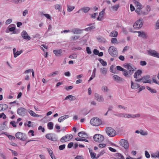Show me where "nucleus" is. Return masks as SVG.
I'll use <instances>...</instances> for the list:
<instances>
[{
  "mask_svg": "<svg viewBox=\"0 0 159 159\" xmlns=\"http://www.w3.org/2000/svg\"><path fill=\"white\" fill-rule=\"evenodd\" d=\"M125 68L129 70V72L126 69H124L123 70V75L126 77H129L134 73V69L130 65L127 64L125 66Z\"/></svg>",
  "mask_w": 159,
  "mask_h": 159,
  "instance_id": "nucleus-1",
  "label": "nucleus"
},
{
  "mask_svg": "<svg viewBox=\"0 0 159 159\" xmlns=\"http://www.w3.org/2000/svg\"><path fill=\"white\" fill-rule=\"evenodd\" d=\"M90 123L93 126H98L102 123V121L99 119L94 118H93L91 120Z\"/></svg>",
  "mask_w": 159,
  "mask_h": 159,
  "instance_id": "nucleus-2",
  "label": "nucleus"
},
{
  "mask_svg": "<svg viewBox=\"0 0 159 159\" xmlns=\"http://www.w3.org/2000/svg\"><path fill=\"white\" fill-rule=\"evenodd\" d=\"M15 136L19 139L22 141H25L27 139L26 135L20 132H18L15 134Z\"/></svg>",
  "mask_w": 159,
  "mask_h": 159,
  "instance_id": "nucleus-3",
  "label": "nucleus"
},
{
  "mask_svg": "<svg viewBox=\"0 0 159 159\" xmlns=\"http://www.w3.org/2000/svg\"><path fill=\"white\" fill-rule=\"evenodd\" d=\"M45 137L48 139L54 142L57 141L58 139L57 136L52 133H49L46 134Z\"/></svg>",
  "mask_w": 159,
  "mask_h": 159,
  "instance_id": "nucleus-4",
  "label": "nucleus"
},
{
  "mask_svg": "<svg viewBox=\"0 0 159 159\" xmlns=\"http://www.w3.org/2000/svg\"><path fill=\"white\" fill-rule=\"evenodd\" d=\"M108 52L109 54L112 57H116L117 55L116 48L114 46H111L108 49Z\"/></svg>",
  "mask_w": 159,
  "mask_h": 159,
  "instance_id": "nucleus-5",
  "label": "nucleus"
},
{
  "mask_svg": "<svg viewBox=\"0 0 159 159\" xmlns=\"http://www.w3.org/2000/svg\"><path fill=\"white\" fill-rule=\"evenodd\" d=\"M143 21L142 19H139L134 24L133 27L135 29H137L141 28L143 26Z\"/></svg>",
  "mask_w": 159,
  "mask_h": 159,
  "instance_id": "nucleus-6",
  "label": "nucleus"
},
{
  "mask_svg": "<svg viewBox=\"0 0 159 159\" xmlns=\"http://www.w3.org/2000/svg\"><path fill=\"white\" fill-rule=\"evenodd\" d=\"M73 138V136L72 134H66L61 139L60 141L62 143H64L70 140Z\"/></svg>",
  "mask_w": 159,
  "mask_h": 159,
  "instance_id": "nucleus-7",
  "label": "nucleus"
},
{
  "mask_svg": "<svg viewBox=\"0 0 159 159\" xmlns=\"http://www.w3.org/2000/svg\"><path fill=\"white\" fill-rule=\"evenodd\" d=\"M107 133L108 136L110 137H113L116 134L115 130L111 127H108L106 129Z\"/></svg>",
  "mask_w": 159,
  "mask_h": 159,
  "instance_id": "nucleus-8",
  "label": "nucleus"
},
{
  "mask_svg": "<svg viewBox=\"0 0 159 159\" xmlns=\"http://www.w3.org/2000/svg\"><path fill=\"white\" fill-rule=\"evenodd\" d=\"M150 77L149 75H147L144 76H143V77H142L140 79H139L137 80H136L135 81L139 82L141 80H142V81L143 83H150L151 82V80L149 79Z\"/></svg>",
  "mask_w": 159,
  "mask_h": 159,
  "instance_id": "nucleus-9",
  "label": "nucleus"
},
{
  "mask_svg": "<svg viewBox=\"0 0 159 159\" xmlns=\"http://www.w3.org/2000/svg\"><path fill=\"white\" fill-rule=\"evenodd\" d=\"M93 139L95 141L98 142H101L104 139V137L99 134H96L94 135Z\"/></svg>",
  "mask_w": 159,
  "mask_h": 159,
  "instance_id": "nucleus-10",
  "label": "nucleus"
},
{
  "mask_svg": "<svg viewBox=\"0 0 159 159\" xmlns=\"http://www.w3.org/2000/svg\"><path fill=\"white\" fill-rule=\"evenodd\" d=\"M134 3L136 5L135 6L136 8L135 12L138 14L139 15L140 14H141L140 12L141 11V9L142 8V6L139 2L137 1H135Z\"/></svg>",
  "mask_w": 159,
  "mask_h": 159,
  "instance_id": "nucleus-11",
  "label": "nucleus"
},
{
  "mask_svg": "<svg viewBox=\"0 0 159 159\" xmlns=\"http://www.w3.org/2000/svg\"><path fill=\"white\" fill-rule=\"evenodd\" d=\"M120 144L121 146L124 147L125 149H127L129 148V143L126 140L123 139H121L120 142Z\"/></svg>",
  "mask_w": 159,
  "mask_h": 159,
  "instance_id": "nucleus-12",
  "label": "nucleus"
},
{
  "mask_svg": "<svg viewBox=\"0 0 159 159\" xmlns=\"http://www.w3.org/2000/svg\"><path fill=\"white\" fill-rule=\"evenodd\" d=\"M148 54L150 55L159 58V53L157 52L156 51L150 50H148Z\"/></svg>",
  "mask_w": 159,
  "mask_h": 159,
  "instance_id": "nucleus-13",
  "label": "nucleus"
},
{
  "mask_svg": "<svg viewBox=\"0 0 159 159\" xmlns=\"http://www.w3.org/2000/svg\"><path fill=\"white\" fill-rule=\"evenodd\" d=\"M26 109L23 107H20L17 110V113L20 115L23 116L25 115Z\"/></svg>",
  "mask_w": 159,
  "mask_h": 159,
  "instance_id": "nucleus-14",
  "label": "nucleus"
},
{
  "mask_svg": "<svg viewBox=\"0 0 159 159\" xmlns=\"http://www.w3.org/2000/svg\"><path fill=\"white\" fill-rule=\"evenodd\" d=\"M95 99L98 102H102L104 101V98L102 96L100 95L97 93H95Z\"/></svg>",
  "mask_w": 159,
  "mask_h": 159,
  "instance_id": "nucleus-15",
  "label": "nucleus"
},
{
  "mask_svg": "<svg viewBox=\"0 0 159 159\" xmlns=\"http://www.w3.org/2000/svg\"><path fill=\"white\" fill-rule=\"evenodd\" d=\"M21 35L22 37L25 39L29 40L31 39L30 37L28 35L27 33L25 31H23L22 32Z\"/></svg>",
  "mask_w": 159,
  "mask_h": 159,
  "instance_id": "nucleus-16",
  "label": "nucleus"
},
{
  "mask_svg": "<svg viewBox=\"0 0 159 159\" xmlns=\"http://www.w3.org/2000/svg\"><path fill=\"white\" fill-rule=\"evenodd\" d=\"M151 10V8L149 6H147L146 8V11H143V10H141L140 14L139 15H145L147 14L148 12Z\"/></svg>",
  "mask_w": 159,
  "mask_h": 159,
  "instance_id": "nucleus-17",
  "label": "nucleus"
},
{
  "mask_svg": "<svg viewBox=\"0 0 159 159\" xmlns=\"http://www.w3.org/2000/svg\"><path fill=\"white\" fill-rule=\"evenodd\" d=\"M105 9H104L99 13L98 16L97 18V20L100 21L101 20L103 17Z\"/></svg>",
  "mask_w": 159,
  "mask_h": 159,
  "instance_id": "nucleus-18",
  "label": "nucleus"
},
{
  "mask_svg": "<svg viewBox=\"0 0 159 159\" xmlns=\"http://www.w3.org/2000/svg\"><path fill=\"white\" fill-rule=\"evenodd\" d=\"M142 71L140 70H138L136 72H135L134 75V77L135 78H139L141 76V74Z\"/></svg>",
  "mask_w": 159,
  "mask_h": 159,
  "instance_id": "nucleus-19",
  "label": "nucleus"
},
{
  "mask_svg": "<svg viewBox=\"0 0 159 159\" xmlns=\"http://www.w3.org/2000/svg\"><path fill=\"white\" fill-rule=\"evenodd\" d=\"M78 135L79 136L82 138H86L88 137L87 134L85 132L83 131L79 132Z\"/></svg>",
  "mask_w": 159,
  "mask_h": 159,
  "instance_id": "nucleus-20",
  "label": "nucleus"
},
{
  "mask_svg": "<svg viewBox=\"0 0 159 159\" xmlns=\"http://www.w3.org/2000/svg\"><path fill=\"white\" fill-rule=\"evenodd\" d=\"M53 52L56 56H58L62 53V50L61 49H56L53 50Z\"/></svg>",
  "mask_w": 159,
  "mask_h": 159,
  "instance_id": "nucleus-21",
  "label": "nucleus"
},
{
  "mask_svg": "<svg viewBox=\"0 0 159 159\" xmlns=\"http://www.w3.org/2000/svg\"><path fill=\"white\" fill-rule=\"evenodd\" d=\"M28 112L31 116L35 117H38L40 116L39 115L36 114L34 111L30 110H29Z\"/></svg>",
  "mask_w": 159,
  "mask_h": 159,
  "instance_id": "nucleus-22",
  "label": "nucleus"
},
{
  "mask_svg": "<svg viewBox=\"0 0 159 159\" xmlns=\"http://www.w3.org/2000/svg\"><path fill=\"white\" fill-rule=\"evenodd\" d=\"M136 32H137L139 33L138 36L141 37L143 38L146 37V34L143 31H136Z\"/></svg>",
  "mask_w": 159,
  "mask_h": 159,
  "instance_id": "nucleus-23",
  "label": "nucleus"
},
{
  "mask_svg": "<svg viewBox=\"0 0 159 159\" xmlns=\"http://www.w3.org/2000/svg\"><path fill=\"white\" fill-rule=\"evenodd\" d=\"M68 117H69L68 115H65V116H62L58 118V121L59 122H61Z\"/></svg>",
  "mask_w": 159,
  "mask_h": 159,
  "instance_id": "nucleus-24",
  "label": "nucleus"
},
{
  "mask_svg": "<svg viewBox=\"0 0 159 159\" xmlns=\"http://www.w3.org/2000/svg\"><path fill=\"white\" fill-rule=\"evenodd\" d=\"M113 78L114 80L116 81H120L122 80V79L117 75H114Z\"/></svg>",
  "mask_w": 159,
  "mask_h": 159,
  "instance_id": "nucleus-25",
  "label": "nucleus"
},
{
  "mask_svg": "<svg viewBox=\"0 0 159 159\" xmlns=\"http://www.w3.org/2000/svg\"><path fill=\"white\" fill-rule=\"evenodd\" d=\"M67 99H69L70 101H72L74 100L75 99V98L72 95H70L66 96L65 99L67 100Z\"/></svg>",
  "mask_w": 159,
  "mask_h": 159,
  "instance_id": "nucleus-26",
  "label": "nucleus"
},
{
  "mask_svg": "<svg viewBox=\"0 0 159 159\" xmlns=\"http://www.w3.org/2000/svg\"><path fill=\"white\" fill-rule=\"evenodd\" d=\"M90 10V8L89 7H85L83 8L80 9L78 11V13H79V12L81 10H82L84 13H87Z\"/></svg>",
  "mask_w": 159,
  "mask_h": 159,
  "instance_id": "nucleus-27",
  "label": "nucleus"
},
{
  "mask_svg": "<svg viewBox=\"0 0 159 159\" xmlns=\"http://www.w3.org/2000/svg\"><path fill=\"white\" fill-rule=\"evenodd\" d=\"M140 87V86L138 84H135L134 85V83L133 81L131 82V88L133 89H136Z\"/></svg>",
  "mask_w": 159,
  "mask_h": 159,
  "instance_id": "nucleus-28",
  "label": "nucleus"
},
{
  "mask_svg": "<svg viewBox=\"0 0 159 159\" xmlns=\"http://www.w3.org/2000/svg\"><path fill=\"white\" fill-rule=\"evenodd\" d=\"M71 32L74 34H78L81 33V30L77 28H74L72 30Z\"/></svg>",
  "mask_w": 159,
  "mask_h": 159,
  "instance_id": "nucleus-29",
  "label": "nucleus"
},
{
  "mask_svg": "<svg viewBox=\"0 0 159 159\" xmlns=\"http://www.w3.org/2000/svg\"><path fill=\"white\" fill-rule=\"evenodd\" d=\"M118 35V32L117 31H112L111 32L110 36L112 37H116Z\"/></svg>",
  "mask_w": 159,
  "mask_h": 159,
  "instance_id": "nucleus-30",
  "label": "nucleus"
},
{
  "mask_svg": "<svg viewBox=\"0 0 159 159\" xmlns=\"http://www.w3.org/2000/svg\"><path fill=\"white\" fill-rule=\"evenodd\" d=\"M116 157L114 159H125L123 156L120 153L116 154Z\"/></svg>",
  "mask_w": 159,
  "mask_h": 159,
  "instance_id": "nucleus-31",
  "label": "nucleus"
},
{
  "mask_svg": "<svg viewBox=\"0 0 159 159\" xmlns=\"http://www.w3.org/2000/svg\"><path fill=\"white\" fill-rule=\"evenodd\" d=\"M75 8V7L73 6H71L69 5H67V10L68 12H70L72 11Z\"/></svg>",
  "mask_w": 159,
  "mask_h": 159,
  "instance_id": "nucleus-32",
  "label": "nucleus"
},
{
  "mask_svg": "<svg viewBox=\"0 0 159 159\" xmlns=\"http://www.w3.org/2000/svg\"><path fill=\"white\" fill-rule=\"evenodd\" d=\"M128 118H134L136 117H138L140 116V115L138 114H136V115H131V114H128Z\"/></svg>",
  "mask_w": 159,
  "mask_h": 159,
  "instance_id": "nucleus-33",
  "label": "nucleus"
},
{
  "mask_svg": "<svg viewBox=\"0 0 159 159\" xmlns=\"http://www.w3.org/2000/svg\"><path fill=\"white\" fill-rule=\"evenodd\" d=\"M98 60L100 62L102 66H106L107 65V62L105 61H104L101 58H99L98 59Z\"/></svg>",
  "mask_w": 159,
  "mask_h": 159,
  "instance_id": "nucleus-34",
  "label": "nucleus"
},
{
  "mask_svg": "<svg viewBox=\"0 0 159 159\" xmlns=\"http://www.w3.org/2000/svg\"><path fill=\"white\" fill-rule=\"evenodd\" d=\"M53 123L52 122H50L48 124V129L50 130L52 129L53 128Z\"/></svg>",
  "mask_w": 159,
  "mask_h": 159,
  "instance_id": "nucleus-35",
  "label": "nucleus"
},
{
  "mask_svg": "<svg viewBox=\"0 0 159 159\" xmlns=\"http://www.w3.org/2000/svg\"><path fill=\"white\" fill-rule=\"evenodd\" d=\"M111 42L113 44H117L118 43L117 40L116 38H112L111 39Z\"/></svg>",
  "mask_w": 159,
  "mask_h": 159,
  "instance_id": "nucleus-36",
  "label": "nucleus"
},
{
  "mask_svg": "<svg viewBox=\"0 0 159 159\" xmlns=\"http://www.w3.org/2000/svg\"><path fill=\"white\" fill-rule=\"evenodd\" d=\"M89 152L90 154L91 158L94 159L95 158L96 154L94 152H93L92 151L89 150Z\"/></svg>",
  "mask_w": 159,
  "mask_h": 159,
  "instance_id": "nucleus-37",
  "label": "nucleus"
},
{
  "mask_svg": "<svg viewBox=\"0 0 159 159\" xmlns=\"http://www.w3.org/2000/svg\"><path fill=\"white\" fill-rule=\"evenodd\" d=\"M101 73L104 75H106L107 74V70L106 68H103L100 69Z\"/></svg>",
  "mask_w": 159,
  "mask_h": 159,
  "instance_id": "nucleus-38",
  "label": "nucleus"
},
{
  "mask_svg": "<svg viewBox=\"0 0 159 159\" xmlns=\"http://www.w3.org/2000/svg\"><path fill=\"white\" fill-rule=\"evenodd\" d=\"M119 4H117V5L112 7L111 8L114 11H116L119 8Z\"/></svg>",
  "mask_w": 159,
  "mask_h": 159,
  "instance_id": "nucleus-39",
  "label": "nucleus"
},
{
  "mask_svg": "<svg viewBox=\"0 0 159 159\" xmlns=\"http://www.w3.org/2000/svg\"><path fill=\"white\" fill-rule=\"evenodd\" d=\"M151 156L153 157H159V152H158L156 153H153L151 154Z\"/></svg>",
  "mask_w": 159,
  "mask_h": 159,
  "instance_id": "nucleus-40",
  "label": "nucleus"
},
{
  "mask_svg": "<svg viewBox=\"0 0 159 159\" xmlns=\"http://www.w3.org/2000/svg\"><path fill=\"white\" fill-rule=\"evenodd\" d=\"M156 76H153L152 78V80L153 82L155 83L156 84L159 85V81H157L156 80Z\"/></svg>",
  "mask_w": 159,
  "mask_h": 159,
  "instance_id": "nucleus-41",
  "label": "nucleus"
},
{
  "mask_svg": "<svg viewBox=\"0 0 159 159\" xmlns=\"http://www.w3.org/2000/svg\"><path fill=\"white\" fill-rule=\"evenodd\" d=\"M22 53V51H17L16 52L15 54H14V57H17L18 56L20 55L21 53Z\"/></svg>",
  "mask_w": 159,
  "mask_h": 159,
  "instance_id": "nucleus-42",
  "label": "nucleus"
},
{
  "mask_svg": "<svg viewBox=\"0 0 159 159\" xmlns=\"http://www.w3.org/2000/svg\"><path fill=\"white\" fill-rule=\"evenodd\" d=\"M56 10H60L61 9L60 8V6L59 4H56L54 6Z\"/></svg>",
  "mask_w": 159,
  "mask_h": 159,
  "instance_id": "nucleus-43",
  "label": "nucleus"
},
{
  "mask_svg": "<svg viewBox=\"0 0 159 159\" xmlns=\"http://www.w3.org/2000/svg\"><path fill=\"white\" fill-rule=\"evenodd\" d=\"M140 133L141 134L143 135H146L148 134L147 132L144 131L142 130H140Z\"/></svg>",
  "mask_w": 159,
  "mask_h": 159,
  "instance_id": "nucleus-44",
  "label": "nucleus"
},
{
  "mask_svg": "<svg viewBox=\"0 0 159 159\" xmlns=\"http://www.w3.org/2000/svg\"><path fill=\"white\" fill-rule=\"evenodd\" d=\"M9 150L11 152L13 155L14 156H17L18 155V153L16 151H14L11 149H9Z\"/></svg>",
  "mask_w": 159,
  "mask_h": 159,
  "instance_id": "nucleus-45",
  "label": "nucleus"
},
{
  "mask_svg": "<svg viewBox=\"0 0 159 159\" xmlns=\"http://www.w3.org/2000/svg\"><path fill=\"white\" fill-rule=\"evenodd\" d=\"M2 106L3 111L6 110L8 108V106L6 104H2Z\"/></svg>",
  "mask_w": 159,
  "mask_h": 159,
  "instance_id": "nucleus-46",
  "label": "nucleus"
},
{
  "mask_svg": "<svg viewBox=\"0 0 159 159\" xmlns=\"http://www.w3.org/2000/svg\"><path fill=\"white\" fill-rule=\"evenodd\" d=\"M69 57L70 58L75 59L77 57V55L76 54H73L70 55Z\"/></svg>",
  "mask_w": 159,
  "mask_h": 159,
  "instance_id": "nucleus-47",
  "label": "nucleus"
},
{
  "mask_svg": "<svg viewBox=\"0 0 159 159\" xmlns=\"http://www.w3.org/2000/svg\"><path fill=\"white\" fill-rule=\"evenodd\" d=\"M2 117V118L4 119H6L7 117L6 115L4 113H2L0 115V118H1Z\"/></svg>",
  "mask_w": 159,
  "mask_h": 159,
  "instance_id": "nucleus-48",
  "label": "nucleus"
},
{
  "mask_svg": "<svg viewBox=\"0 0 159 159\" xmlns=\"http://www.w3.org/2000/svg\"><path fill=\"white\" fill-rule=\"evenodd\" d=\"M102 89L104 92H107L108 90V88L106 86L103 87L102 88Z\"/></svg>",
  "mask_w": 159,
  "mask_h": 159,
  "instance_id": "nucleus-49",
  "label": "nucleus"
},
{
  "mask_svg": "<svg viewBox=\"0 0 159 159\" xmlns=\"http://www.w3.org/2000/svg\"><path fill=\"white\" fill-rule=\"evenodd\" d=\"M48 151L51 157L54 155L53 153V152L50 148L48 149Z\"/></svg>",
  "mask_w": 159,
  "mask_h": 159,
  "instance_id": "nucleus-50",
  "label": "nucleus"
},
{
  "mask_svg": "<svg viewBox=\"0 0 159 159\" xmlns=\"http://www.w3.org/2000/svg\"><path fill=\"white\" fill-rule=\"evenodd\" d=\"M98 15V13H94L93 14H91V16L92 18H95Z\"/></svg>",
  "mask_w": 159,
  "mask_h": 159,
  "instance_id": "nucleus-51",
  "label": "nucleus"
},
{
  "mask_svg": "<svg viewBox=\"0 0 159 159\" xmlns=\"http://www.w3.org/2000/svg\"><path fill=\"white\" fill-rule=\"evenodd\" d=\"M106 146V144L104 143H100L98 145V147L100 148H104Z\"/></svg>",
  "mask_w": 159,
  "mask_h": 159,
  "instance_id": "nucleus-52",
  "label": "nucleus"
},
{
  "mask_svg": "<svg viewBox=\"0 0 159 159\" xmlns=\"http://www.w3.org/2000/svg\"><path fill=\"white\" fill-rule=\"evenodd\" d=\"M10 124L12 125L14 127H16V123L14 121H12L10 122Z\"/></svg>",
  "mask_w": 159,
  "mask_h": 159,
  "instance_id": "nucleus-53",
  "label": "nucleus"
},
{
  "mask_svg": "<svg viewBox=\"0 0 159 159\" xmlns=\"http://www.w3.org/2000/svg\"><path fill=\"white\" fill-rule=\"evenodd\" d=\"M145 156L147 158H149L150 157V155L147 151H145Z\"/></svg>",
  "mask_w": 159,
  "mask_h": 159,
  "instance_id": "nucleus-54",
  "label": "nucleus"
},
{
  "mask_svg": "<svg viewBox=\"0 0 159 159\" xmlns=\"http://www.w3.org/2000/svg\"><path fill=\"white\" fill-rule=\"evenodd\" d=\"M117 69L120 71H123V70H124V69L122 68L120 66H117L116 67Z\"/></svg>",
  "mask_w": 159,
  "mask_h": 159,
  "instance_id": "nucleus-55",
  "label": "nucleus"
},
{
  "mask_svg": "<svg viewBox=\"0 0 159 159\" xmlns=\"http://www.w3.org/2000/svg\"><path fill=\"white\" fill-rule=\"evenodd\" d=\"M146 64L147 63L145 61H140V65L141 66H145Z\"/></svg>",
  "mask_w": 159,
  "mask_h": 159,
  "instance_id": "nucleus-56",
  "label": "nucleus"
},
{
  "mask_svg": "<svg viewBox=\"0 0 159 159\" xmlns=\"http://www.w3.org/2000/svg\"><path fill=\"white\" fill-rule=\"evenodd\" d=\"M8 137L10 140H14L15 139V137L14 136L11 135H9Z\"/></svg>",
  "mask_w": 159,
  "mask_h": 159,
  "instance_id": "nucleus-57",
  "label": "nucleus"
},
{
  "mask_svg": "<svg viewBox=\"0 0 159 159\" xmlns=\"http://www.w3.org/2000/svg\"><path fill=\"white\" fill-rule=\"evenodd\" d=\"M43 15L44 16L48 19L51 20V16L49 14H44Z\"/></svg>",
  "mask_w": 159,
  "mask_h": 159,
  "instance_id": "nucleus-58",
  "label": "nucleus"
},
{
  "mask_svg": "<svg viewBox=\"0 0 159 159\" xmlns=\"http://www.w3.org/2000/svg\"><path fill=\"white\" fill-rule=\"evenodd\" d=\"M95 29V27L94 26H93L90 27H89L86 28L87 30H91L94 29Z\"/></svg>",
  "mask_w": 159,
  "mask_h": 159,
  "instance_id": "nucleus-59",
  "label": "nucleus"
},
{
  "mask_svg": "<svg viewBox=\"0 0 159 159\" xmlns=\"http://www.w3.org/2000/svg\"><path fill=\"white\" fill-rule=\"evenodd\" d=\"M65 144L60 145L59 146V149L60 150H62L65 148Z\"/></svg>",
  "mask_w": 159,
  "mask_h": 159,
  "instance_id": "nucleus-60",
  "label": "nucleus"
},
{
  "mask_svg": "<svg viewBox=\"0 0 159 159\" xmlns=\"http://www.w3.org/2000/svg\"><path fill=\"white\" fill-rule=\"evenodd\" d=\"M86 50L88 54H90L91 53V52L90 48L89 47H87L86 48Z\"/></svg>",
  "mask_w": 159,
  "mask_h": 159,
  "instance_id": "nucleus-61",
  "label": "nucleus"
},
{
  "mask_svg": "<svg viewBox=\"0 0 159 159\" xmlns=\"http://www.w3.org/2000/svg\"><path fill=\"white\" fill-rule=\"evenodd\" d=\"M73 143L72 142L68 144L67 147L69 148H71L73 146Z\"/></svg>",
  "mask_w": 159,
  "mask_h": 159,
  "instance_id": "nucleus-62",
  "label": "nucleus"
},
{
  "mask_svg": "<svg viewBox=\"0 0 159 159\" xmlns=\"http://www.w3.org/2000/svg\"><path fill=\"white\" fill-rule=\"evenodd\" d=\"M93 52L94 54H95V55H98V54H99V51L98 50L96 49H94L93 50Z\"/></svg>",
  "mask_w": 159,
  "mask_h": 159,
  "instance_id": "nucleus-63",
  "label": "nucleus"
},
{
  "mask_svg": "<svg viewBox=\"0 0 159 159\" xmlns=\"http://www.w3.org/2000/svg\"><path fill=\"white\" fill-rule=\"evenodd\" d=\"M156 28L157 29H159V20H157L156 24Z\"/></svg>",
  "mask_w": 159,
  "mask_h": 159,
  "instance_id": "nucleus-64",
  "label": "nucleus"
}]
</instances>
